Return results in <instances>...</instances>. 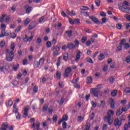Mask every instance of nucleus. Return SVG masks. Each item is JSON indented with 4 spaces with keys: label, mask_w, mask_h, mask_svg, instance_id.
I'll return each instance as SVG.
<instances>
[{
    "label": "nucleus",
    "mask_w": 130,
    "mask_h": 130,
    "mask_svg": "<svg viewBox=\"0 0 130 130\" xmlns=\"http://www.w3.org/2000/svg\"><path fill=\"white\" fill-rule=\"evenodd\" d=\"M114 115V111L109 110L107 112V115L105 116V119L106 121H108V124L110 125L112 124V122H113V116Z\"/></svg>",
    "instance_id": "1"
},
{
    "label": "nucleus",
    "mask_w": 130,
    "mask_h": 130,
    "mask_svg": "<svg viewBox=\"0 0 130 130\" xmlns=\"http://www.w3.org/2000/svg\"><path fill=\"white\" fill-rule=\"evenodd\" d=\"M74 43H69L67 45V47L69 48L70 50H73V49H76L77 47H79V45L80 44V42L79 40H76L74 41Z\"/></svg>",
    "instance_id": "2"
},
{
    "label": "nucleus",
    "mask_w": 130,
    "mask_h": 130,
    "mask_svg": "<svg viewBox=\"0 0 130 130\" xmlns=\"http://www.w3.org/2000/svg\"><path fill=\"white\" fill-rule=\"evenodd\" d=\"M90 93L92 95H94V97L96 98L98 97V95H100V96H101L103 94V92L100 90H99L96 88H91L90 89Z\"/></svg>",
    "instance_id": "3"
},
{
    "label": "nucleus",
    "mask_w": 130,
    "mask_h": 130,
    "mask_svg": "<svg viewBox=\"0 0 130 130\" xmlns=\"http://www.w3.org/2000/svg\"><path fill=\"white\" fill-rule=\"evenodd\" d=\"M14 56L15 55H14V52L13 51H11L9 52V54L6 55L5 59L7 61H13V59H14Z\"/></svg>",
    "instance_id": "4"
},
{
    "label": "nucleus",
    "mask_w": 130,
    "mask_h": 130,
    "mask_svg": "<svg viewBox=\"0 0 130 130\" xmlns=\"http://www.w3.org/2000/svg\"><path fill=\"white\" fill-rule=\"evenodd\" d=\"M72 73V68L71 67H67L64 71V73L63 74V77L65 78H69V76H70V73Z\"/></svg>",
    "instance_id": "5"
},
{
    "label": "nucleus",
    "mask_w": 130,
    "mask_h": 130,
    "mask_svg": "<svg viewBox=\"0 0 130 130\" xmlns=\"http://www.w3.org/2000/svg\"><path fill=\"white\" fill-rule=\"evenodd\" d=\"M120 10L125 14H130V9L128 7H124L123 6H121Z\"/></svg>",
    "instance_id": "6"
},
{
    "label": "nucleus",
    "mask_w": 130,
    "mask_h": 130,
    "mask_svg": "<svg viewBox=\"0 0 130 130\" xmlns=\"http://www.w3.org/2000/svg\"><path fill=\"white\" fill-rule=\"evenodd\" d=\"M37 25L38 24H37V22H36V21L32 22L29 24L28 29L32 30V29H34V28H35V27H36Z\"/></svg>",
    "instance_id": "7"
},
{
    "label": "nucleus",
    "mask_w": 130,
    "mask_h": 130,
    "mask_svg": "<svg viewBox=\"0 0 130 130\" xmlns=\"http://www.w3.org/2000/svg\"><path fill=\"white\" fill-rule=\"evenodd\" d=\"M33 37H34V36H31L30 37L28 38L27 35H25V37L23 38V41H24V42H31L33 39Z\"/></svg>",
    "instance_id": "8"
},
{
    "label": "nucleus",
    "mask_w": 130,
    "mask_h": 130,
    "mask_svg": "<svg viewBox=\"0 0 130 130\" xmlns=\"http://www.w3.org/2000/svg\"><path fill=\"white\" fill-rule=\"evenodd\" d=\"M24 9L25 10L26 13L28 14V15L30 14V12L33 10V8H32V7L29 6L28 5L25 6Z\"/></svg>",
    "instance_id": "9"
},
{
    "label": "nucleus",
    "mask_w": 130,
    "mask_h": 130,
    "mask_svg": "<svg viewBox=\"0 0 130 130\" xmlns=\"http://www.w3.org/2000/svg\"><path fill=\"white\" fill-rule=\"evenodd\" d=\"M121 121H119L118 118H115L114 120V125L115 126H120L121 125Z\"/></svg>",
    "instance_id": "10"
},
{
    "label": "nucleus",
    "mask_w": 130,
    "mask_h": 130,
    "mask_svg": "<svg viewBox=\"0 0 130 130\" xmlns=\"http://www.w3.org/2000/svg\"><path fill=\"white\" fill-rule=\"evenodd\" d=\"M89 19H90V20H91L93 22H94L95 24H97L98 25H99V24H100V22L99 21L98 19L96 18V17L89 16Z\"/></svg>",
    "instance_id": "11"
},
{
    "label": "nucleus",
    "mask_w": 130,
    "mask_h": 130,
    "mask_svg": "<svg viewBox=\"0 0 130 130\" xmlns=\"http://www.w3.org/2000/svg\"><path fill=\"white\" fill-rule=\"evenodd\" d=\"M29 109L30 107H29V105H27L26 107H25L23 115H24L25 117H26V116H28V111H29Z\"/></svg>",
    "instance_id": "12"
},
{
    "label": "nucleus",
    "mask_w": 130,
    "mask_h": 130,
    "mask_svg": "<svg viewBox=\"0 0 130 130\" xmlns=\"http://www.w3.org/2000/svg\"><path fill=\"white\" fill-rule=\"evenodd\" d=\"M81 58V51H78L76 52V61H78Z\"/></svg>",
    "instance_id": "13"
},
{
    "label": "nucleus",
    "mask_w": 130,
    "mask_h": 130,
    "mask_svg": "<svg viewBox=\"0 0 130 130\" xmlns=\"http://www.w3.org/2000/svg\"><path fill=\"white\" fill-rule=\"evenodd\" d=\"M64 34L66 36H67V37H71L72 35L73 34V30H67L65 31Z\"/></svg>",
    "instance_id": "14"
},
{
    "label": "nucleus",
    "mask_w": 130,
    "mask_h": 130,
    "mask_svg": "<svg viewBox=\"0 0 130 130\" xmlns=\"http://www.w3.org/2000/svg\"><path fill=\"white\" fill-rule=\"evenodd\" d=\"M8 127H9V124L8 123H4L2 125L1 130H7Z\"/></svg>",
    "instance_id": "15"
},
{
    "label": "nucleus",
    "mask_w": 130,
    "mask_h": 130,
    "mask_svg": "<svg viewBox=\"0 0 130 130\" xmlns=\"http://www.w3.org/2000/svg\"><path fill=\"white\" fill-rule=\"evenodd\" d=\"M13 112H14V113L17 114V113H19V109L18 108H17V104H14L13 105Z\"/></svg>",
    "instance_id": "16"
},
{
    "label": "nucleus",
    "mask_w": 130,
    "mask_h": 130,
    "mask_svg": "<svg viewBox=\"0 0 130 130\" xmlns=\"http://www.w3.org/2000/svg\"><path fill=\"white\" fill-rule=\"evenodd\" d=\"M93 82V78L91 77H88L86 79V82L87 84H92Z\"/></svg>",
    "instance_id": "17"
},
{
    "label": "nucleus",
    "mask_w": 130,
    "mask_h": 130,
    "mask_svg": "<svg viewBox=\"0 0 130 130\" xmlns=\"http://www.w3.org/2000/svg\"><path fill=\"white\" fill-rule=\"evenodd\" d=\"M30 22H31V19H30L29 18H26L24 22V26H27Z\"/></svg>",
    "instance_id": "18"
},
{
    "label": "nucleus",
    "mask_w": 130,
    "mask_h": 130,
    "mask_svg": "<svg viewBox=\"0 0 130 130\" xmlns=\"http://www.w3.org/2000/svg\"><path fill=\"white\" fill-rule=\"evenodd\" d=\"M69 58V53H65L63 56V60H65V61H67Z\"/></svg>",
    "instance_id": "19"
},
{
    "label": "nucleus",
    "mask_w": 130,
    "mask_h": 130,
    "mask_svg": "<svg viewBox=\"0 0 130 130\" xmlns=\"http://www.w3.org/2000/svg\"><path fill=\"white\" fill-rule=\"evenodd\" d=\"M56 76L57 77V79L58 80H59L61 77V73H60V72L59 71H57L56 73Z\"/></svg>",
    "instance_id": "20"
},
{
    "label": "nucleus",
    "mask_w": 130,
    "mask_h": 130,
    "mask_svg": "<svg viewBox=\"0 0 130 130\" xmlns=\"http://www.w3.org/2000/svg\"><path fill=\"white\" fill-rule=\"evenodd\" d=\"M7 15L6 14H2V16L0 17V22L1 23H4L5 22V18Z\"/></svg>",
    "instance_id": "21"
},
{
    "label": "nucleus",
    "mask_w": 130,
    "mask_h": 130,
    "mask_svg": "<svg viewBox=\"0 0 130 130\" xmlns=\"http://www.w3.org/2000/svg\"><path fill=\"white\" fill-rule=\"evenodd\" d=\"M40 64H39V62L38 61H35L34 63V67L35 69H38L39 68V66Z\"/></svg>",
    "instance_id": "22"
},
{
    "label": "nucleus",
    "mask_w": 130,
    "mask_h": 130,
    "mask_svg": "<svg viewBox=\"0 0 130 130\" xmlns=\"http://www.w3.org/2000/svg\"><path fill=\"white\" fill-rule=\"evenodd\" d=\"M44 58H41L39 60V63L40 66H43V63H44Z\"/></svg>",
    "instance_id": "23"
},
{
    "label": "nucleus",
    "mask_w": 130,
    "mask_h": 130,
    "mask_svg": "<svg viewBox=\"0 0 130 130\" xmlns=\"http://www.w3.org/2000/svg\"><path fill=\"white\" fill-rule=\"evenodd\" d=\"M61 58H62V56H59L58 57L56 63L57 67H59V66H60V59H61Z\"/></svg>",
    "instance_id": "24"
},
{
    "label": "nucleus",
    "mask_w": 130,
    "mask_h": 130,
    "mask_svg": "<svg viewBox=\"0 0 130 130\" xmlns=\"http://www.w3.org/2000/svg\"><path fill=\"white\" fill-rule=\"evenodd\" d=\"M111 94L112 97H115L117 95V90H114L111 92Z\"/></svg>",
    "instance_id": "25"
},
{
    "label": "nucleus",
    "mask_w": 130,
    "mask_h": 130,
    "mask_svg": "<svg viewBox=\"0 0 130 130\" xmlns=\"http://www.w3.org/2000/svg\"><path fill=\"white\" fill-rule=\"evenodd\" d=\"M86 61L89 62V63H93V60L90 57H87L85 59Z\"/></svg>",
    "instance_id": "26"
},
{
    "label": "nucleus",
    "mask_w": 130,
    "mask_h": 130,
    "mask_svg": "<svg viewBox=\"0 0 130 130\" xmlns=\"http://www.w3.org/2000/svg\"><path fill=\"white\" fill-rule=\"evenodd\" d=\"M104 58H105V56H104V54L102 53L100 54V56H99V60H103Z\"/></svg>",
    "instance_id": "27"
},
{
    "label": "nucleus",
    "mask_w": 130,
    "mask_h": 130,
    "mask_svg": "<svg viewBox=\"0 0 130 130\" xmlns=\"http://www.w3.org/2000/svg\"><path fill=\"white\" fill-rule=\"evenodd\" d=\"M126 42V39H123L122 41H121L120 46H123L124 45H125Z\"/></svg>",
    "instance_id": "28"
},
{
    "label": "nucleus",
    "mask_w": 130,
    "mask_h": 130,
    "mask_svg": "<svg viewBox=\"0 0 130 130\" xmlns=\"http://www.w3.org/2000/svg\"><path fill=\"white\" fill-rule=\"evenodd\" d=\"M47 110H48V105H45L43 108V111L45 112V111H47Z\"/></svg>",
    "instance_id": "29"
},
{
    "label": "nucleus",
    "mask_w": 130,
    "mask_h": 130,
    "mask_svg": "<svg viewBox=\"0 0 130 130\" xmlns=\"http://www.w3.org/2000/svg\"><path fill=\"white\" fill-rule=\"evenodd\" d=\"M124 93H126L127 94H128L130 93V88L129 87H126L123 90Z\"/></svg>",
    "instance_id": "30"
},
{
    "label": "nucleus",
    "mask_w": 130,
    "mask_h": 130,
    "mask_svg": "<svg viewBox=\"0 0 130 130\" xmlns=\"http://www.w3.org/2000/svg\"><path fill=\"white\" fill-rule=\"evenodd\" d=\"M62 121H63V120H64L65 121H67L68 120V119H69V116H68V115H63L62 117Z\"/></svg>",
    "instance_id": "31"
},
{
    "label": "nucleus",
    "mask_w": 130,
    "mask_h": 130,
    "mask_svg": "<svg viewBox=\"0 0 130 130\" xmlns=\"http://www.w3.org/2000/svg\"><path fill=\"white\" fill-rule=\"evenodd\" d=\"M122 112H123V111H122V109L121 110L120 109H119L116 113V115L119 116V115H120L122 113Z\"/></svg>",
    "instance_id": "32"
},
{
    "label": "nucleus",
    "mask_w": 130,
    "mask_h": 130,
    "mask_svg": "<svg viewBox=\"0 0 130 130\" xmlns=\"http://www.w3.org/2000/svg\"><path fill=\"white\" fill-rule=\"evenodd\" d=\"M74 24H76V25H80V24H81V22H80V19H74Z\"/></svg>",
    "instance_id": "33"
},
{
    "label": "nucleus",
    "mask_w": 130,
    "mask_h": 130,
    "mask_svg": "<svg viewBox=\"0 0 130 130\" xmlns=\"http://www.w3.org/2000/svg\"><path fill=\"white\" fill-rule=\"evenodd\" d=\"M6 33V30L5 29H3L1 31V35H0V37L3 38L5 37V34Z\"/></svg>",
    "instance_id": "34"
},
{
    "label": "nucleus",
    "mask_w": 130,
    "mask_h": 130,
    "mask_svg": "<svg viewBox=\"0 0 130 130\" xmlns=\"http://www.w3.org/2000/svg\"><path fill=\"white\" fill-rule=\"evenodd\" d=\"M36 125H37V128H35L34 130H39V129H40V128H39V127L40 126V122H37Z\"/></svg>",
    "instance_id": "35"
},
{
    "label": "nucleus",
    "mask_w": 130,
    "mask_h": 130,
    "mask_svg": "<svg viewBox=\"0 0 130 130\" xmlns=\"http://www.w3.org/2000/svg\"><path fill=\"white\" fill-rule=\"evenodd\" d=\"M32 90L34 93H37L38 92V86H35L33 88Z\"/></svg>",
    "instance_id": "36"
},
{
    "label": "nucleus",
    "mask_w": 130,
    "mask_h": 130,
    "mask_svg": "<svg viewBox=\"0 0 130 130\" xmlns=\"http://www.w3.org/2000/svg\"><path fill=\"white\" fill-rule=\"evenodd\" d=\"M115 103L114 102V100H112L111 101V108H114L115 106Z\"/></svg>",
    "instance_id": "37"
},
{
    "label": "nucleus",
    "mask_w": 130,
    "mask_h": 130,
    "mask_svg": "<svg viewBox=\"0 0 130 130\" xmlns=\"http://www.w3.org/2000/svg\"><path fill=\"white\" fill-rule=\"evenodd\" d=\"M21 28H22V26L17 27L15 30V33H19L21 31Z\"/></svg>",
    "instance_id": "38"
},
{
    "label": "nucleus",
    "mask_w": 130,
    "mask_h": 130,
    "mask_svg": "<svg viewBox=\"0 0 130 130\" xmlns=\"http://www.w3.org/2000/svg\"><path fill=\"white\" fill-rule=\"evenodd\" d=\"M5 45H6V42L5 41H2L1 42V47L3 48V47H5Z\"/></svg>",
    "instance_id": "39"
},
{
    "label": "nucleus",
    "mask_w": 130,
    "mask_h": 130,
    "mask_svg": "<svg viewBox=\"0 0 130 130\" xmlns=\"http://www.w3.org/2000/svg\"><path fill=\"white\" fill-rule=\"evenodd\" d=\"M89 117L91 120H93L94 117H95V113H92L91 114L89 115Z\"/></svg>",
    "instance_id": "40"
},
{
    "label": "nucleus",
    "mask_w": 130,
    "mask_h": 130,
    "mask_svg": "<svg viewBox=\"0 0 130 130\" xmlns=\"http://www.w3.org/2000/svg\"><path fill=\"white\" fill-rule=\"evenodd\" d=\"M19 67H20V65L19 64H17V65L16 66H14L13 67V69L14 71H15L16 72L18 70V69H19Z\"/></svg>",
    "instance_id": "41"
},
{
    "label": "nucleus",
    "mask_w": 130,
    "mask_h": 130,
    "mask_svg": "<svg viewBox=\"0 0 130 130\" xmlns=\"http://www.w3.org/2000/svg\"><path fill=\"white\" fill-rule=\"evenodd\" d=\"M81 10L83 11H89V8L86 6H82L81 8Z\"/></svg>",
    "instance_id": "42"
},
{
    "label": "nucleus",
    "mask_w": 130,
    "mask_h": 130,
    "mask_svg": "<svg viewBox=\"0 0 130 130\" xmlns=\"http://www.w3.org/2000/svg\"><path fill=\"white\" fill-rule=\"evenodd\" d=\"M46 46L48 48L51 47V42L50 41H48L46 43Z\"/></svg>",
    "instance_id": "43"
},
{
    "label": "nucleus",
    "mask_w": 130,
    "mask_h": 130,
    "mask_svg": "<svg viewBox=\"0 0 130 130\" xmlns=\"http://www.w3.org/2000/svg\"><path fill=\"white\" fill-rule=\"evenodd\" d=\"M69 20L71 25H74V24H75V20L72 19V18H69Z\"/></svg>",
    "instance_id": "44"
},
{
    "label": "nucleus",
    "mask_w": 130,
    "mask_h": 130,
    "mask_svg": "<svg viewBox=\"0 0 130 130\" xmlns=\"http://www.w3.org/2000/svg\"><path fill=\"white\" fill-rule=\"evenodd\" d=\"M81 41L82 43H85V42L87 41V37L86 36L83 37L81 39Z\"/></svg>",
    "instance_id": "45"
},
{
    "label": "nucleus",
    "mask_w": 130,
    "mask_h": 130,
    "mask_svg": "<svg viewBox=\"0 0 130 130\" xmlns=\"http://www.w3.org/2000/svg\"><path fill=\"white\" fill-rule=\"evenodd\" d=\"M100 0H95V4H96L97 7H100Z\"/></svg>",
    "instance_id": "46"
},
{
    "label": "nucleus",
    "mask_w": 130,
    "mask_h": 130,
    "mask_svg": "<svg viewBox=\"0 0 130 130\" xmlns=\"http://www.w3.org/2000/svg\"><path fill=\"white\" fill-rule=\"evenodd\" d=\"M129 47H130L129 44H128V43L125 44L124 47V48L125 49H128V48H129Z\"/></svg>",
    "instance_id": "47"
},
{
    "label": "nucleus",
    "mask_w": 130,
    "mask_h": 130,
    "mask_svg": "<svg viewBox=\"0 0 130 130\" xmlns=\"http://www.w3.org/2000/svg\"><path fill=\"white\" fill-rule=\"evenodd\" d=\"M57 120V115H54L53 117V121H54V122H56Z\"/></svg>",
    "instance_id": "48"
},
{
    "label": "nucleus",
    "mask_w": 130,
    "mask_h": 130,
    "mask_svg": "<svg viewBox=\"0 0 130 130\" xmlns=\"http://www.w3.org/2000/svg\"><path fill=\"white\" fill-rule=\"evenodd\" d=\"M122 50V47L121 46H119L117 47V50L116 51L119 52V51H121Z\"/></svg>",
    "instance_id": "49"
},
{
    "label": "nucleus",
    "mask_w": 130,
    "mask_h": 130,
    "mask_svg": "<svg viewBox=\"0 0 130 130\" xmlns=\"http://www.w3.org/2000/svg\"><path fill=\"white\" fill-rule=\"evenodd\" d=\"M27 62H28V60H27V59H24L22 61V64L23 66H26V64H27Z\"/></svg>",
    "instance_id": "50"
},
{
    "label": "nucleus",
    "mask_w": 130,
    "mask_h": 130,
    "mask_svg": "<svg viewBox=\"0 0 130 130\" xmlns=\"http://www.w3.org/2000/svg\"><path fill=\"white\" fill-rule=\"evenodd\" d=\"M8 106H9V107H11V106L13 105V101L9 100L8 101Z\"/></svg>",
    "instance_id": "51"
},
{
    "label": "nucleus",
    "mask_w": 130,
    "mask_h": 130,
    "mask_svg": "<svg viewBox=\"0 0 130 130\" xmlns=\"http://www.w3.org/2000/svg\"><path fill=\"white\" fill-rule=\"evenodd\" d=\"M16 114V117L17 119H20L21 118V114H20L19 113H17Z\"/></svg>",
    "instance_id": "52"
},
{
    "label": "nucleus",
    "mask_w": 130,
    "mask_h": 130,
    "mask_svg": "<svg viewBox=\"0 0 130 130\" xmlns=\"http://www.w3.org/2000/svg\"><path fill=\"white\" fill-rule=\"evenodd\" d=\"M91 104L92 105V107H93V108H96V107L97 106V104L92 101L91 102Z\"/></svg>",
    "instance_id": "53"
},
{
    "label": "nucleus",
    "mask_w": 130,
    "mask_h": 130,
    "mask_svg": "<svg viewBox=\"0 0 130 130\" xmlns=\"http://www.w3.org/2000/svg\"><path fill=\"white\" fill-rule=\"evenodd\" d=\"M122 111H127L128 110V107H124L122 108Z\"/></svg>",
    "instance_id": "54"
},
{
    "label": "nucleus",
    "mask_w": 130,
    "mask_h": 130,
    "mask_svg": "<svg viewBox=\"0 0 130 130\" xmlns=\"http://www.w3.org/2000/svg\"><path fill=\"white\" fill-rule=\"evenodd\" d=\"M64 100H66V99H64V98H61L60 101L59 105H62V104H63V102H64Z\"/></svg>",
    "instance_id": "55"
},
{
    "label": "nucleus",
    "mask_w": 130,
    "mask_h": 130,
    "mask_svg": "<svg viewBox=\"0 0 130 130\" xmlns=\"http://www.w3.org/2000/svg\"><path fill=\"white\" fill-rule=\"evenodd\" d=\"M99 107H100V106H103V107H104V106H105V101H102L101 104L99 105Z\"/></svg>",
    "instance_id": "56"
},
{
    "label": "nucleus",
    "mask_w": 130,
    "mask_h": 130,
    "mask_svg": "<svg viewBox=\"0 0 130 130\" xmlns=\"http://www.w3.org/2000/svg\"><path fill=\"white\" fill-rule=\"evenodd\" d=\"M78 120L80 122H81V121H83V120H84V118H83V117H82V116H78Z\"/></svg>",
    "instance_id": "57"
},
{
    "label": "nucleus",
    "mask_w": 130,
    "mask_h": 130,
    "mask_svg": "<svg viewBox=\"0 0 130 130\" xmlns=\"http://www.w3.org/2000/svg\"><path fill=\"white\" fill-rule=\"evenodd\" d=\"M1 28L3 29V30H5V29L7 28V26H6V24L2 23L1 24Z\"/></svg>",
    "instance_id": "58"
},
{
    "label": "nucleus",
    "mask_w": 130,
    "mask_h": 130,
    "mask_svg": "<svg viewBox=\"0 0 130 130\" xmlns=\"http://www.w3.org/2000/svg\"><path fill=\"white\" fill-rule=\"evenodd\" d=\"M128 124L127 123H125L124 125V130H128Z\"/></svg>",
    "instance_id": "59"
},
{
    "label": "nucleus",
    "mask_w": 130,
    "mask_h": 130,
    "mask_svg": "<svg viewBox=\"0 0 130 130\" xmlns=\"http://www.w3.org/2000/svg\"><path fill=\"white\" fill-rule=\"evenodd\" d=\"M126 62H130V56L128 55L127 56V57L126 58V60H125Z\"/></svg>",
    "instance_id": "60"
},
{
    "label": "nucleus",
    "mask_w": 130,
    "mask_h": 130,
    "mask_svg": "<svg viewBox=\"0 0 130 130\" xmlns=\"http://www.w3.org/2000/svg\"><path fill=\"white\" fill-rule=\"evenodd\" d=\"M124 18H126L128 21H130V15L126 14L124 16Z\"/></svg>",
    "instance_id": "61"
},
{
    "label": "nucleus",
    "mask_w": 130,
    "mask_h": 130,
    "mask_svg": "<svg viewBox=\"0 0 130 130\" xmlns=\"http://www.w3.org/2000/svg\"><path fill=\"white\" fill-rule=\"evenodd\" d=\"M45 17L44 16H42L40 18V19L39 20V23H41L42 22V21H43L44 20V19H45Z\"/></svg>",
    "instance_id": "62"
},
{
    "label": "nucleus",
    "mask_w": 130,
    "mask_h": 130,
    "mask_svg": "<svg viewBox=\"0 0 130 130\" xmlns=\"http://www.w3.org/2000/svg\"><path fill=\"white\" fill-rule=\"evenodd\" d=\"M108 128L107 124H105L103 126V130H107Z\"/></svg>",
    "instance_id": "63"
},
{
    "label": "nucleus",
    "mask_w": 130,
    "mask_h": 130,
    "mask_svg": "<svg viewBox=\"0 0 130 130\" xmlns=\"http://www.w3.org/2000/svg\"><path fill=\"white\" fill-rule=\"evenodd\" d=\"M90 125H86V127L84 130H90Z\"/></svg>",
    "instance_id": "64"
}]
</instances>
